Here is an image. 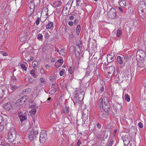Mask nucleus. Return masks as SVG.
Segmentation results:
<instances>
[{
  "label": "nucleus",
  "mask_w": 146,
  "mask_h": 146,
  "mask_svg": "<svg viewBox=\"0 0 146 146\" xmlns=\"http://www.w3.org/2000/svg\"><path fill=\"white\" fill-rule=\"evenodd\" d=\"M11 80L13 81H15L16 80V78L14 76H13L11 78Z\"/></svg>",
  "instance_id": "c03bdc74"
},
{
  "label": "nucleus",
  "mask_w": 146,
  "mask_h": 146,
  "mask_svg": "<svg viewBox=\"0 0 146 146\" xmlns=\"http://www.w3.org/2000/svg\"><path fill=\"white\" fill-rule=\"evenodd\" d=\"M2 91V89H0V98H2L4 95H3V92Z\"/></svg>",
  "instance_id": "a19ab883"
},
{
  "label": "nucleus",
  "mask_w": 146,
  "mask_h": 146,
  "mask_svg": "<svg viewBox=\"0 0 146 146\" xmlns=\"http://www.w3.org/2000/svg\"><path fill=\"white\" fill-rule=\"evenodd\" d=\"M53 26V23L52 22H50L48 23L46 26V28L47 29H50Z\"/></svg>",
  "instance_id": "b1692460"
},
{
  "label": "nucleus",
  "mask_w": 146,
  "mask_h": 146,
  "mask_svg": "<svg viewBox=\"0 0 146 146\" xmlns=\"http://www.w3.org/2000/svg\"><path fill=\"white\" fill-rule=\"evenodd\" d=\"M23 104H24L23 103L21 100V99H20L17 100L16 103V105L18 106L22 105Z\"/></svg>",
  "instance_id": "bb28decb"
},
{
  "label": "nucleus",
  "mask_w": 146,
  "mask_h": 146,
  "mask_svg": "<svg viewBox=\"0 0 146 146\" xmlns=\"http://www.w3.org/2000/svg\"><path fill=\"white\" fill-rule=\"evenodd\" d=\"M81 141L79 139H78L77 144V146H79L81 144Z\"/></svg>",
  "instance_id": "09e8293b"
},
{
  "label": "nucleus",
  "mask_w": 146,
  "mask_h": 146,
  "mask_svg": "<svg viewBox=\"0 0 146 146\" xmlns=\"http://www.w3.org/2000/svg\"><path fill=\"white\" fill-rule=\"evenodd\" d=\"M81 30V27L80 25H78L76 28V33L77 35H79Z\"/></svg>",
  "instance_id": "393cba45"
},
{
  "label": "nucleus",
  "mask_w": 146,
  "mask_h": 146,
  "mask_svg": "<svg viewBox=\"0 0 146 146\" xmlns=\"http://www.w3.org/2000/svg\"><path fill=\"white\" fill-rule=\"evenodd\" d=\"M61 112L62 114L65 113L66 115H70V114L69 108L67 107L64 108L63 110H62L61 111Z\"/></svg>",
  "instance_id": "9d476101"
},
{
  "label": "nucleus",
  "mask_w": 146,
  "mask_h": 146,
  "mask_svg": "<svg viewBox=\"0 0 146 146\" xmlns=\"http://www.w3.org/2000/svg\"><path fill=\"white\" fill-rule=\"evenodd\" d=\"M21 66L24 70H27L26 67L25 65L24 64H22L21 65Z\"/></svg>",
  "instance_id": "ea45409f"
},
{
  "label": "nucleus",
  "mask_w": 146,
  "mask_h": 146,
  "mask_svg": "<svg viewBox=\"0 0 146 146\" xmlns=\"http://www.w3.org/2000/svg\"><path fill=\"white\" fill-rule=\"evenodd\" d=\"M138 125L140 128H142L143 127V125L141 122H139L138 123Z\"/></svg>",
  "instance_id": "a18cd8bd"
},
{
  "label": "nucleus",
  "mask_w": 146,
  "mask_h": 146,
  "mask_svg": "<svg viewBox=\"0 0 146 146\" xmlns=\"http://www.w3.org/2000/svg\"><path fill=\"white\" fill-rule=\"evenodd\" d=\"M113 143V139H111V140L109 144V145L108 146H111L112 144Z\"/></svg>",
  "instance_id": "5fc2aeb1"
},
{
  "label": "nucleus",
  "mask_w": 146,
  "mask_h": 146,
  "mask_svg": "<svg viewBox=\"0 0 146 146\" xmlns=\"http://www.w3.org/2000/svg\"><path fill=\"white\" fill-rule=\"evenodd\" d=\"M96 126L98 128L100 127L101 126L100 125L99 123H97L96 124Z\"/></svg>",
  "instance_id": "774afa93"
},
{
  "label": "nucleus",
  "mask_w": 146,
  "mask_h": 146,
  "mask_svg": "<svg viewBox=\"0 0 146 146\" xmlns=\"http://www.w3.org/2000/svg\"><path fill=\"white\" fill-rule=\"evenodd\" d=\"M122 35V30L119 28L118 29L117 31V33L116 34V36L117 37H120Z\"/></svg>",
  "instance_id": "5701e85b"
},
{
  "label": "nucleus",
  "mask_w": 146,
  "mask_h": 146,
  "mask_svg": "<svg viewBox=\"0 0 146 146\" xmlns=\"http://www.w3.org/2000/svg\"><path fill=\"white\" fill-rule=\"evenodd\" d=\"M98 105L100 108H102L106 112H108L110 110V105L108 98L106 97L100 99Z\"/></svg>",
  "instance_id": "f257e3e1"
},
{
  "label": "nucleus",
  "mask_w": 146,
  "mask_h": 146,
  "mask_svg": "<svg viewBox=\"0 0 146 146\" xmlns=\"http://www.w3.org/2000/svg\"><path fill=\"white\" fill-rule=\"evenodd\" d=\"M31 113L33 115H35L36 112V110L35 108H33L31 110Z\"/></svg>",
  "instance_id": "f704fd0d"
},
{
  "label": "nucleus",
  "mask_w": 146,
  "mask_h": 146,
  "mask_svg": "<svg viewBox=\"0 0 146 146\" xmlns=\"http://www.w3.org/2000/svg\"><path fill=\"white\" fill-rule=\"evenodd\" d=\"M62 3L60 1H58L57 2L56 6L57 7H60L62 6Z\"/></svg>",
  "instance_id": "e433bc0d"
},
{
  "label": "nucleus",
  "mask_w": 146,
  "mask_h": 146,
  "mask_svg": "<svg viewBox=\"0 0 146 146\" xmlns=\"http://www.w3.org/2000/svg\"><path fill=\"white\" fill-rule=\"evenodd\" d=\"M118 10L121 13H122L123 12L122 9L121 8V7H119L118 8Z\"/></svg>",
  "instance_id": "4d7b16f0"
},
{
  "label": "nucleus",
  "mask_w": 146,
  "mask_h": 146,
  "mask_svg": "<svg viewBox=\"0 0 146 146\" xmlns=\"http://www.w3.org/2000/svg\"><path fill=\"white\" fill-rule=\"evenodd\" d=\"M76 46H78L80 48H82V44L80 40H77L76 42Z\"/></svg>",
  "instance_id": "4be33fe9"
},
{
  "label": "nucleus",
  "mask_w": 146,
  "mask_h": 146,
  "mask_svg": "<svg viewBox=\"0 0 146 146\" xmlns=\"http://www.w3.org/2000/svg\"><path fill=\"white\" fill-rule=\"evenodd\" d=\"M42 35L40 34H39L38 35L37 38L39 40L42 41Z\"/></svg>",
  "instance_id": "7c9ffc66"
},
{
  "label": "nucleus",
  "mask_w": 146,
  "mask_h": 146,
  "mask_svg": "<svg viewBox=\"0 0 146 146\" xmlns=\"http://www.w3.org/2000/svg\"><path fill=\"white\" fill-rule=\"evenodd\" d=\"M46 68L47 69H49L50 68V66L48 64H46L45 65Z\"/></svg>",
  "instance_id": "bf43d9fd"
},
{
  "label": "nucleus",
  "mask_w": 146,
  "mask_h": 146,
  "mask_svg": "<svg viewBox=\"0 0 146 146\" xmlns=\"http://www.w3.org/2000/svg\"><path fill=\"white\" fill-rule=\"evenodd\" d=\"M68 24L69 26H72L73 25V22L72 21H69L68 23Z\"/></svg>",
  "instance_id": "49530a36"
},
{
  "label": "nucleus",
  "mask_w": 146,
  "mask_h": 146,
  "mask_svg": "<svg viewBox=\"0 0 146 146\" xmlns=\"http://www.w3.org/2000/svg\"><path fill=\"white\" fill-rule=\"evenodd\" d=\"M81 52V48L78 46H75L74 48V52L76 57H79L80 55V52Z\"/></svg>",
  "instance_id": "f8f14e48"
},
{
  "label": "nucleus",
  "mask_w": 146,
  "mask_h": 146,
  "mask_svg": "<svg viewBox=\"0 0 146 146\" xmlns=\"http://www.w3.org/2000/svg\"><path fill=\"white\" fill-rule=\"evenodd\" d=\"M49 79L51 81H53L54 80L56 79V77L54 76H52L49 77Z\"/></svg>",
  "instance_id": "473e14b6"
},
{
  "label": "nucleus",
  "mask_w": 146,
  "mask_h": 146,
  "mask_svg": "<svg viewBox=\"0 0 146 146\" xmlns=\"http://www.w3.org/2000/svg\"><path fill=\"white\" fill-rule=\"evenodd\" d=\"M18 113L19 114V118L21 122H23L27 119V116L25 115L22 114L21 112H19Z\"/></svg>",
  "instance_id": "ddd939ff"
},
{
  "label": "nucleus",
  "mask_w": 146,
  "mask_h": 146,
  "mask_svg": "<svg viewBox=\"0 0 146 146\" xmlns=\"http://www.w3.org/2000/svg\"><path fill=\"white\" fill-rule=\"evenodd\" d=\"M104 90V87L103 86H102L100 89V91L102 92Z\"/></svg>",
  "instance_id": "e2e57ef3"
},
{
  "label": "nucleus",
  "mask_w": 146,
  "mask_h": 146,
  "mask_svg": "<svg viewBox=\"0 0 146 146\" xmlns=\"http://www.w3.org/2000/svg\"><path fill=\"white\" fill-rule=\"evenodd\" d=\"M74 17L73 16H70L69 17V19H70L71 20H72L74 19Z\"/></svg>",
  "instance_id": "052dcab7"
},
{
  "label": "nucleus",
  "mask_w": 146,
  "mask_h": 146,
  "mask_svg": "<svg viewBox=\"0 0 146 146\" xmlns=\"http://www.w3.org/2000/svg\"><path fill=\"white\" fill-rule=\"evenodd\" d=\"M123 58L122 56H118L117 57V60L118 63L120 64H122L124 61Z\"/></svg>",
  "instance_id": "dca6fc26"
},
{
  "label": "nucleus",
  "mask_w": 146,
  "mask_h": 146,
  "mask_svg": "<svg viewBox=\"0 0 146 146\" xmlns=\"http://www.w3.org/2000/svg\"><path fill=\"white\" fill-rule=\"evenodd\" d=\"M28 98V97L27 96H24L20 99H21L22 102L24 104L26 100H27Z\"/></svg>",
  "instance_id": "a878e982"
},
{
  "label": "nucleus",
  "mask_w": 146,
  "mask_h": 146,
  "mask_svg": "<svg viewBox=\"0 0 146 146\" xmlns=\"http://www.w3.org/2000/svg\"><path fill=\"white\" fill-rule=\"evenodd\" d=\"M138 12L140 17L142 19L146 17V8L144 9L142 8L138 9Z\"/></svg>",
  "instance_id": "423d86ee"
},
{
  "label": "nucleus",
  "mask_w": 146,
  "mask_h": 146,
  "mask_svg": "<svg viewBox=\"0 0 146 146\" xmlns=\"http://www.w3.org/2000/svg\"><path fill=\"white\" fill-rule=\"evenodd\" d=\"M3 121V118L0 115V124L2 123Z\"/></svg>",
  "instance_id": "8fccbe9b"
},
{
  "label": "nucleus",
  "mask_w": 146,
  "mask_h": 146,
  "mask_svg": "<svg viewBox=\"0 0 146 146\" xmlns=\"http://www.w3.org/2000/svg\"><path fill=\"white\" fill-rule=\"evenodd\" d=\"M108 14L109 17L111 18L114 19L117 17V12L115 8H111L109 11Z\"/></svg>",
  "instance_id": "20e7f679"
},
{
  "label": "nucleus",
  "mask_w": 146,
  "mask_h": 146,
  "mask_svg": "<svg viewBox=\"0 0 146 146\" xmlns=\"http://www.w3.org/2000/svg\"><path fill=\"white\" fill-rule=\"evenodd\" d=\"M40 18L39 17H38L36 19V24L38 25L39 24V22H40Z\"/></svg>",
  "instance_id": "4c0bfd02"
},
{
  "label": "nucleus",
  "mask_w": 146,
  "mask_h": 146,
  "mask_svg": "<svg viewBox=\"0 0 146 146\" xmlns=\"http://www.w3.org/2000/svg\"><path fill=\"white\" fill-rule=\"evenodd\" d=\"M64 71L65 70L62 69L61 71L60 72L59 74L60 76H62L64 75Z\"/></svg>",
  "instance_id": "c9c22d12"
},
{
  "label": "nucleus",
  "mask_w": 146,
  "mask_h": 146,
  "mask_svg": "<svg viewBox=\"0 0 146 146\" xmlns=\"http://www.w3.org/2000/svg\"><path fill=\"white\" fill-rule=\"evenodd\" d=\"M117 131V129H115L114 130V132L113 133V135H116Z\"/></svg>",
  "instance_id": "69168bd1"
},
{
  "label": "nucleus",
  "mask_w": 146,
  "mask_h": 146,
  "mask_svg": "<svg viewBox=\"0 0 146 146\" xmlns=\"http://www.w3.org/2000/svg\"><path fill=\"white\" fill-rule=\"evenodd\" d=\"M32 65L33 67H36L38 65V63L37 61H34L32 64Z\"/></svg>",
  "instance_id": "2f4dec72"
},
{
  "label": "nucleus",
  "mask_w": 146,
  "mask_h": 146,
  "mask_svg": "<svg viewBox=\"0 0 146 146\" xmlns=\"http://www.w3.org/2000/svg\"><path fill=\"white\" fill-rule=\"evenodd\" d=\"M45 38H48L50 37V35L47 32L45 33V35L44 36Z\"/></svg>",
  "instance_id": "58836bf2"
},
{
  "label": "nucleus",
  "mask_w": 146,
  "mask_h": 146,
  "mask_svg": "<svg viewBox=\"0 0 146 146\" xmlns=\"http://www.w3.org/2000/svg\"><path fill=\"white\" fill-rule=\"evenodd\" d=\"M116 65V63L115 62L113 63L111 66H109L108 68V71H110L111 72L114 73L115 70V66Z\"/></svg>",
  "instance_id": "9b49d317"
},
{
  "label": "nucleus",
  "mask_w": 146,
  "mask_h": 146,
  "mask_svg": "<svg viewBox=\"0 0 146 146\" xmlns=\"http://www.w3.org/2000/svg\"><path fill=\"white\" fill-rule=\"evenodd\" d=\"M57 52L62 56H64L65 55V50L64 49H61L60 50H57Z\"/></svg>",
  "instance_id": "a211bd4d"
},
{
  "label": "nucleus",
  "mask_w": 146,
  "mask_h": 146,
  "mask_svg": "<svg viewBox=\"0 0 146 146\" xmlns=\"http://www.w3.org/2000/svg\"><path fill=\"white\" fill-rule=\"evenodd\" d=\"M1 53H2L3 55L4 56H6L7 55V53L4 51H2Z\"/></svg>",
  "instance_id": "13d9d810"
},
{
  "label": "nucleus",
  "mask_w": 146,
  "mask_h": 146,
  "mask_svg": "<svg viewBox=\"0 0 146 146\" xmlns=\"http://www.w3.org/2000/svg\"><path fill=\"white\" fill-rule=\"evenodd\" d=\"M58 61L60 63H63V60L62 59H59L58 60Z\"/></svg>",
  "instance_id": "6e6d98bb"
},
{
  "label": "nucleus",
  "mask_w": 146,
  "mask_h": 146,
  "mask_svg": "<svg viewBox=\"0 0 146 146\" xmlns=\"http://www.w3.org/2000/svg\"><path fill=\"white\" fill-rule=\"evenodd\" d=\"M71 2V0H70L66 3L65 6L66 10H68V9H70L72 5V4L70 5Z\"/></svg>",
  "instance_id": "aec40b11"
},
{
  "label": "nucleus",
  "mask_w": 146,
  "mask_h": 146,
  "mask_svg": "<svg viewBox=\"0 0 146 146\" xmlns=\"http://www.w3.org/2000/svg\"><path fill=\"white\" fill-rule=\"evenodd\" d=\"M88 117H89L88 115L84 118V116L83 117V120H84V123H85V121H86V120H88Z\"/></svg>",
  "instance_id": "79ce46f5"
},
{
  "label": "nucleus",
  "mask_w": 146,
  "mask_h": 146,
  "mask_svg": "<svg viewBox=\"0 0 146 146\" xmlns=\"http://www.w3.org/2000/svg\"><path fill=\"white\" fill-rule=\"evenodd\" d=\"M107 60L108 63H110L113 62L114 60V55L111 54L107 55Z\"/></svg>",
  "instance_id": "1a4fd4ad"
},
{
  "label": "nucleus",
  "mask_w": 146,
  "mask_h": 146,
  "mask_svg": "<svg viewBox=\"0 0 146 146\" xmlns=\"http://www.w3.org/2000/svg\"><path fill=\"white\" fill-rule=\"evenodd\" d=\"M112 75H111V74H106V76L108 78H110V77H111Z\"/></svg>",
  "instance_id": "603ef678"
},
{
  "label": "nucleus",
  "mask_w": 146,
  "mask_h": 146,
  "mask_svg": "<svg viewBox=\"0 0 146 146\" xmlns=\"http://www.w3.org/2000/svg\"><path fill=\"white\" fill-rule=\"evenodd\" d=\"M78 20L77 19H76L74 20V24L76 25L78 22Z\"/></svg>",
  "instance_id": "680f3d73"
},
{
  "label": "nucleus",
  "mask_w": 146,
  "mask_h": 146,
  "mask_svg": "<svg viewBox=\"0 0 146 146\" xmlns=\"http://www.w3.org/2000/svg\"><path fill=\"white\" fill-rule=\"evenodd\" d=\"M76 14L77 15H79L78 14H76L75 12H72V16H75Z\"/></svg>",
  "instance_id": "0e129e2a"
},
{
  "label": "nucleus",
  "mask_w": 146,
  "mask_h": 146,
  "mask_svg": "<svg viewBox=\"0 0 146 146\" xmlns=\"http://www.w3.org/2000/svg\"><path fill=\"white\" fill-rule=\"evenodd\" d=\"M4 109L6 110H10L12 108L10 102H8L3 105Z\"/></svg>",
  "instance_id": "2eb2a0df"
},
{
  "label": "nucleus",
  "mask_w": 146,
  "mask_h": 146,
  "mask_svg": "<svg viewBox=\"0 0 146 146\" xmlns=\"http://www.w3.org/2000/svg\"><path fill=\"white\" fill-rule=\"evenodd\" d=\"M16 132L14 128L12 127L11 128L8 132L7 139L10 143L13 142L15 139L16 137Z\"/></svg>",
  "instance_id": "f03ea898"
},
{
  "label": "nucleus",
  "mask_w": 146,
  "mask_h": 146,
  "mask_svg": "<svg viewBox=\"0 0 146 146\" xmlns=\"http://www.w3.org/2000/svg\"><path fill=\"white\" fill-rule=\"evenodd\" d=\"M76 6H78L81 1L80 0H76Z\"/></svg>",
  "instance_id": "de8ad7c7"
},
{
  "label": "nucleus",
  "mask_w": 146,
  "mask_h": 146,
  "mask_svg": "<svg viewBox=\"0 0 146 146\" xmlns=\"http://www.w3.org/2000/svg\"><path fill=\"white\" fill-rule=\"evenodd\" d=\"M4 129V126L2 125H0V132L2 131Z\"/></svg>",
  "instance_id": "37998d69"
},
{
  "label": "nucleus",
  "mask_w": 146,
  "mask_h": 146,
  "mask_svg": "<svg viewBox=\"0 0 146 146\" xmlns=\"http://www.w3.org/2000/svg\"><path fill=\"white\" fill-rule=\"evenodd\" d=\"M36 72V71H34L33 70H32L30 71V74L34 78H35L37 76V75L35 74Z\"/></svg>",
  "instance_id": "412c9836"
},
{
  "label": "nucleus",
  "mask_w": 146,
  "mask_h": 146,
  "mask_svg": "<svg viewBox=\"0 0 146 146\" xmlns=\"http://www.w3.org/2000/svg\"><path fill=\"white\" fill-rule=\"evenodd\" d=\"M18 88V87L17 86H13L12 85L10 86V89L13 90V91L15 90L16 89Z\"/></svg>",
  "instance_id": "c756f323"
},
{
  "label": "nucleus",
  "mask_w": 146,
  "mask_h": 146,
  "mask_svg": "<svg viewBox=\"0 0 146 146\" xmlns=\"http://www.w3.org/2000/svg\"><path fill=\"white\" fill-rule=\"evenodd\" d=\"M145 56V54L143 50H139L137 52L136 57L139 60L144 59Z\"/></svg>",
  "instance_id": "7ed1b4c3"
},
{
  "label": "nucleus",
  "mask_w": 146,
  "mask_h": 146,
  "mask_svg": "<svg viewBox=\"0 0 146 146\" xmlns=\"http://www.w3.org/2000/svg\"><path fill=\"white\" fill-rule=\"evenodd\" d=\"M38 131L37 130H35L34 129L32 130L29 135V137L31 141L33 140L35 137H36V135L38 134Z\"/></svg>",
  "instance_id": "39448f33"
},
{
  "label": "nucleus",
  "mask_w": 146,
  "mask_h": 146,
  "mask_svg": "<svg viewBox=\"0 0 146 146\" xmlns=\"http://www.w3.org/2000/svg\"><path fill=\"white\" fill-rule=\"evenodd\" d=\"M61 122L64 124H68L70 123V120L67 117H65L62 118Z\"/></svg>",
  "instance_id": "4468645a"
},
{
  "label": "nucleus",
  "mask_w": 146,
  "mask_h": 146,
  "mask_svg": "<svg viewBox=\"0 0 146 146\" xmlns=\"http://www.w3.org/2000/svg\"><path fill=\"white\" fill-rule=\"evenodd\" d=\"M36 2V0L34 1H31L28 4V7L30 9V15L32 14L34 10L35 7V2Z\"/></svg>",
  "instance_id": "0eeeda50"
},
{
  "label": "nucleus",
  "mask_w": 146,
  "mask_h": 146,
  "mask_svg": "<svg viewBox=\"0 0 146 146\" xmlns=\"http://www.w3.org/2000/svg\"><path fill=\"white\" fill-rule=\"evenodd\" d=\"M31 91V88H26V89L24 90L22 92L23 94H27L30 92Z\"/></svg>",
  "instance_id": "6ab92c4d"
},
{
  "label": "nucleus",
  "mask_w": 146,
  "mask_h": 146,
  "mask_svg": "<svg viewBox=\"0 0 146 146\" xmlns=\"http://www.w3.org/2000/svg\"><path fill=\"white\" fill-rule=\"evenodd\" d=\"M47 135L45 131H43L40 133V142H44L46 140Z\"/></svg>",
  "instance_id": "6e6552de"
},
{
  "label": "nucleus",
  "mask_w": 146,
  "mask_h": 146,
  "mask_svg": "<svg viewBox=\"0 0 146 146\" xmlns=\"http://www.w3.org/2000/svg\"><path fill=\"white\" fill-rule=\"evenodd\" d=\"M108 74H111V75H112L113 74V73H112V72H111L110 71H108Z\"/></svg>",
  "instance_id": "338daca9"
},
{
  "label": "nucleus",
  "mask_w": 146,
  "mask_h": 146,
  "mask_svg": "<svg viewBox=\"0 0 146 146\" xmlns=\"http://www.w3.org/2000/svg\"><path fill=\"white\" fill-rule=\"evenodd\" d=\"M143 67V66H140V64L139 65V64H138V66L137 67V70H139L141 68H142Z\"/></svg>",
  "instance_id": "3c124183"
},
{
  "label": "nucleus",
  "mask_w": 146,
  "mask_h": 146,
  "mask_svg": "<svg viewBox=\"0 0 146 146\" xmlns=\"http://www.w3.org/2000/svg\"><path fill=\"white\" fill-rule=\"evenodd\" d=\"M40 80L41 83V85H43L45 84L46 81L45 80V79L43 78H40Z\"/></svg>",
  "instance_id": "c85d7f7f"
},
{
  "label": "nucleus",
  "mask_w": 146,
  "mask_h": 146,
  "mask_svg": "<svg viewBox=\"0 0 146 146\" xmlns=\"http://www.w3.org/2000/svg\"><path fill=\"white\" fill-rule=\"evenodd\" d=\"M74 71V68L72 67H70L69 68V72L70 74H72L73 73Z\"/></svg>",
  "instance_id": "72a5a7b5"
},
{
  "label": "nucleus",
  "mask_w": 146,
  "mask_h": 146,
  "mask_svg": "<svg viewBox=\"0 0 146 146\" xmlns=\"http://www.w3.org/2000/svg\"><path fill=\"white\" fill-rule=\"evenodd\" d=\"M125 100L129 102L130 100V98L129 96L127 94H126L125 96Z\"/></svg>",
  "instance_id": "cd10ccee"
},
{
  "label": "nucleus",
  "mask_w": 146,
  "mask_h": 146,
  "mask_svg": "<svg viewBox=\"0 0 146 146\" xmlns=\"http://www.w3.org/2000/svg\"><path fill=\"white\" fill-rule=\"evenodd\" d=\"M40 72L41 73H42V74H45L44 69L42 68H41L40 69Z\"/></svg>",
  "instance_id": "864d4df0"
},
{
  "label": "nucleus",
  "mask_w": 146,
  "mask_h": 146,
  "mask_svg": "<svg viewBox=\"0 0 146 146\" xmlns=\"http://www.w3.org/2000/svg\"><path fill=\"white\" fill-rule=\"evenodd\" d=\"M118 3L120 6H124L126 7L127 6L126 1L125 0H121L120 1H119Z\"/></svg>",
  "instance_id": "f3484780"
}]
</instances>
